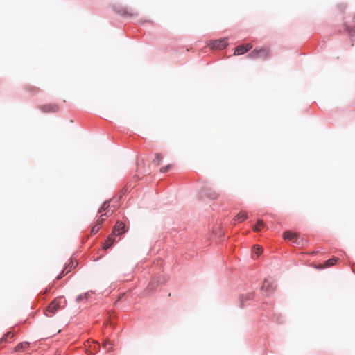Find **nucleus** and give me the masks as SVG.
I'll return each instance as SVG.
<instances>
[{
	"label": "nucleus",
	"instance_id": "nucleus-4",
	"mask_svg": "<svg viewBox=\"0 0 355 355\" xmlns=\"http://www.w3.org/2000/svg\"><path fill=\"white\" fill-rule=\"evenodd\" d=\"M275 288L274 282L270 279H266L263 281L261 291L265 293L266 295H269Z\"/></svg>",
	"mask_w": 355,
	"mask_h": 355
},
{
	"label": "nucleus",
	"instance_id": "nucleus-1",
	"mask_svg": "<svg viewBox=\"0 0 355 355\" xmlns=\"http://www.w3.org/2000/svg\"><path fill=\"white\" fill-rule=\"evenodd\" d=\"M66 303V300L63 297L55 298L47 307L45 312L46 315H49L48 313H55L58 309L64 308Z\"/></svg>",
	"mask_w": 355,
	"mask_h": 355
},
{
	"label": "nucleus",
	"instance_id": "nucleus-26",
	"mask_svg": "<svg viewBox=\"0 0 355 355\" xmlns=\"http://www.w3.org/2000/svg\"><path fill=\"white\" fill-rule=\"evenodd\" d=\"M241 301H243V296L241 297Z\"/></svg>",
	"mask_w": 355,
	"mask_h": 355
},
{
	"label": "nucleus",
	"instance_id": "nucleus-19",
	"mask_svg": "<svg viewBox=\"0 0 355 355\" xmlns=\"http://www.w3.org/2000/svg\"><path fill=\"white\" fill-rule=\"evenodd\" d=\"M346 31L348 32V33L350 35H352V36L355 35V27L347 26Z\"/></svg>",
	"mask_w": 355,
	"mask_h": 355
},
{
	"label": "nucleus",
	"instance_id": "nucleus-3",
	"mask_svg": "<svg viewBox=\"0 0 355 355\" xmlns=\"http://www.w3.org/2000/svg\"><path fill=\"white\" fill-rule=\"evenodd\" d=\"M269 55V49L268 48L254 49L251 51L248 57L251 59L266 58Z\"/></svg>",
	"mask_w": 355,
	"mask_h": 355
},
{
	"label": "nucleus",
	"instance_id": "nucleus-7",
	"mask_svg": "<svg viewBox=\"0 0 355 355\" xmlns=\"http://www.w3.org/2000/svg\"><path fill=\"white\" fill-rule=\"evenodd\" d=\"M77 266L76 261H73L72 259L69 260L68 263H66L65 268L62 271V272L58 276V279L61 278L62 276L67 274L72 268H75Z\"/></svg>",
	"mask_w": 355,
	"mask_h": 355
},
{
	"label": "nucleus",
	"instance_id": "nucleus-21",
	"mask_svg": "<svg viewBox=\"0 0 355 355\" xmlns=\"http://www.w3.org/2000/svg\"><path fill=\"white\" fill-rule=\"evenodd\" d=\"M99 230H100V225L96 224L92 228L91 233L92 234H95L98 232Z\"/></svg>",
	"mask_w": 355,
	"mask_h": 355
},
{
	"label": "nucleus",
	"instance_id": "nucleus-10",
	"mask_svg": "<svg viewBox=\"0 0 355 355\" xmlns=\"http://www.w3.org/2000/svg\"><path fill=\"white\" fill-rule=\"evenodd\" d=\"M247 213L245 211L239 212L235 217V220L238 222H242L247 218Z\"/></svg>",
	"mask_w": 355,
	"mask_h": 355
},
{
	"label": "nucleus",
	"instance_id": "nucleus-24",
	"mask_svg": "<svg viewBox=\"0 0 355 355\" xmlns=\"http://www.w3.org/2000/svg\"><path fill=\"white\" fill-rule=\"evenodd\" d=\"M107 240H110V242H112V243L114 242V238L113 236H110Z\"/></svg>",
	"mask_w": 355,
	"mask_h": 355
},
{
	"label": "nucleus",
	"instance_id": "nucleus-6",
	"mask_svg": "<svg viewBox=\"0 0 355 355\" xmlns=\"http://www.w3.org/2000/svg\"><path fill=\"white\" fill-rule=\"evenodd\" d=\"M252 48V45L250 43L243 44V45H239L235 48L234 55H243L245 53L248 52L249 50H250Z\"/></svg>",
	"mask_w": 355,
	"mask_h": 355
},
{
	"label": "nucleus",
	"instance_id": "nucleus-25",
	"mask_svg": "<svg viewBox=\"0 0 355 355\" xmlns=\"http://www.w3.org/2000/svg\"><path fill=\"white\" fill-rule=\"evenodd\" d=\"M250 296H251V295H248V297H246V298H245V300H247V299L250 298Z\"/></svg>",
	"mask_w": 355,
	"mask_h": 355
},
{
	"label": "nucleus",
	"instance_id": "nucleus-13",
	"mask_svg": "<svg viewBox=\"0 0 355 355\" xmlns=\"http://www.w3.org/2000/svg\"><path fill=\"white\" fill-rule=\"evenodd\" d=\"M91 293H92V291H90V292L88 291L83 294H80V295H78L76 297L77 302H81L83 299H87Z\"/></svg>",
	"mask_w": 355,
	"mask_h": 355
},
{
	"label": "nucleus",
	"instance_id": "nucleus-9",
	"mask_svg": "<svg viewBox=\"0 0 355 355\" xmlns=\"http://www.w3.org/2000/svg\"><path fill=\"white\" fill-rule=\"evenodd\" d=\"M42 110L44 112H55L58 110V107L56 105H46L42 107Z\"/></svg>",
	"mask_w": 355,
	"mask_h": 355
},
{
	"label": "nucleus",
	"instance_id": "nucleus-23",
	"mask_svg": "<svg viewBox=\"0 0 355 355\" xmlns=\"http://www.w3.org/2000/svg\"><path fill=\"white\" fill-rule=\"evenodd\" d=\"M169 168V166L166 167H163L160 169L161 173H165L167 171L168 168Z\"/></svg>",
	"mask_w": 355,
	"mask_h": 355
},
{
	"label": "nucleus",
	"instance_id": "nucleus-2",
	"mask_svg": "<svg viewBox=\"0 0 355 355\" xmlns=\"http://www.w3.org/2000/svg\"><path fill=\"white\" fill-rule=\"evenodd\" d=\"M284 237L286 240L291 241L292 243L297 246H303L307 243V241L302 239L299 234L291 231L285 232Z\"/></svg>",
	"mask_w": 355,
	"mask_h": 355
},
{
	"label": "nucleus",
	"instance_id": "nucleus-22",
	"mask_svg": "<svg viewBox=\"0 0 355 355\" xmlns=\"http://www.w3.org/2000/svg\"><path fill=\"white\" fill-rule=\"evenodd\" d=\"M112 245V242H110V240H107L105 243L103 244V248L104 249H108L111 247Z\"/></svg>",
	"mask_w": 355,
	"mask_h": 355
},
{
	"label": "nucleus",
	"instance_id": "nucleus-16",
	"mask_svg": "<svg viewBox=\"0 0 355 355\" xmlns=\"http://www.w3.org/2000/svg\"><path fill=\"white\" fill-rule=\"evenodd\" d=\"M109 203H110V202H109V201H105V202L103 204V205L101 206V207L100 208V209H99V211H99L100 213H101V212H103V211H104L107 210V209H108L109 206H110Z\"/></svg>",
	"mask_w": 355,
	"mask_h": 355
},
{
	"label": "nucleus",
	"instance_id": "nucleus-14",
	"mask_svg": "<svg viewBox=\"0 0 355 355\" xmlns=\"http://www.w3.org/2000/svg\"><path fill=\"white\" fill-rule=\"evenodd\" d=\"M28 343H19L18 344L16 347H15V350L16 351H19V350H21L23 349H25L28 347Z\"/></svg>",
	"mask_w": 355,
	"mask_h": 355
},
{
	"label": "nucleus",
	"instance_id": "nucleus-20",
	"mask_svg": "<svg viewBox=\"0 0 355 355\" xmlns=\"http://www.w3.org/2000/svg\"><path fill=\"white\" fill-rule=\"evenodd\" d=\"M112 343H111L109 341H105L103 343V347L107 349V350H110L112 349Z\"/></svg>",
	"mask_w": 355,
	"mask_h": 355
},
{
	"label": "nucleus",
	"instance_id": "nucleus-11",
	"mask_svg": "<svg viewBox=\"0 0 355 355\" xmlns=\"http://www.w3.org/2000/svg\"><path fill=\"white\" fill-rule=\"evenodd\" d=\"M262 250L258 245H254L252 249V257L256 256L258 257L259 254L261 253Z\"/></svg>",
	"mask_w": 355,
	"mask_h": 355
},
{
	"label": "nucleus",
	"instance_id": "nucleus-15",
	"mask_svg": "<svg viewBox=\"0 0 355 355\" xmlns=\"http://www.w3.org/2000/svg\"><path fill=\"white\" fill-rule=\"evenodd\" d=\"M109 211H110L109 210H107L106 213L101 215L100 218L98 219V220H97V224L101 225V223H103V222L105 220V218H104V216H108L110 215V214H108Z\"/></svg>",
	"mask_w": 355,
	"mask_h": 355
},
{
	"label": "nucleus",
	"instance_id": "nucleus-17",
	"mask_svg": "<svg viewBox=\"0 0 355 355\" xmlns=\"http://www.w3.org/2000/svg\"><path fill=\"white\" fill-rule=\"evenodd\" d=\"M162 157L160 154H157L155 158L153 159V163L155 164L159 165L161 162Z\"/></svg>",
	"mask_w": 355,
	"mask_h": 355
},
{
	"label": "nucleus",
	"instance_id": "nucleus-12",
	"mask_svg": "<svg viewBox=\"0 0 355 355\" xmlns=\"http://www.w3.org/2000/svg\"><path fill=\"white\" fill-rule=\"evenodd\" d=\"M265 226L263 220H259L257 221V225H255L254 227H253V230L254 232H259L261 229V227H263Z\"/></svg>",
	"mask_w": 355,
	"mask_h": 355
},
{
	"label": "nucleus",
	"instance_id": "nucleus-27",
	"mask_svg": "<svg viewBox=\"0 0 355 355\" xmlns=\"http://www.w3.org/2000/svg\"><path fill=\"white\" fill-rule=\"evenodd\" d=\"M354 19H355V15H354Z\"/></svg>",
	"mask_w": 355,
	"mask_h": 355
},
{
	"label": "nucleus",
	"instance_id": "nucleus-8",
	"mask_svg": "<svg viewBox=\"0 0 355 355\" xmlns=\"http://www.w3.org/2000/svg\"><path fill=\"white\" fill-rule=\"evenodd\" d=\"M125 232V225L122 222H116L114 227L113 233L114 235H120Z\"/></svg>",
	"mask_w": 355,
	"mask_h": 355
},
{
	"label": "nucleus",
	"instance_id": "nucleus-18",
	"mask_svg": "<svg viewBox=\"0 0 355 355\" xmlns=\"http://www.w3.org/2000/svg\"><path fill=\"white\" fill-rule=\"evenodd\" d=\"M336 262V259H329V260H327L326 261L325 267H329V266H334Z\"/></svg>",
	"mask_w": 355,
	"mask_h": 355
},
{
	"label": "nucleus",
	"instance_id": "nucleus-5",
	"mask_svg": "<svg viewBox=\"0 0 355 355\" xmlns=\"http://www.w3.org/2000/svg\"><path fill=\"white\" fill-rule=\"evenodd\" d=\"M208 45L211 49H224L227 46V38H221L218 40H211Z\"/></svg>",
	"mask_w": 355,
	"mask_h": 355
}]
</instances>
